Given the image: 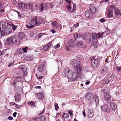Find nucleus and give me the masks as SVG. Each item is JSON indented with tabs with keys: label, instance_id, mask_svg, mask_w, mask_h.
<instances>
[{
	"label": "nucleus",
	"instance_id": "obj_51",
	"mask_svg": "<svg viewBox=\"0 0 121 121\" xmlns=\"http://www.w3.org/2000/svg\"><path fill=\"white\" fill-rule=\"evenodd\" d=\"M60 47V45L59 44H58L57 45H56L54 47V48L55 49H56V48H59Z\"/></svg>",
	"mask_w": 121,
	"mask_h": 121
},
{
	"label": "nucleus",
	"instance_id": "obj_48",
	"mask_svg": "<svg viewBox=\"0 0 121 121\" xmlns=\"http://www.w3.org/2000/svg\"><path fill=\"white\" fill-rule=\"evenodd\" d=\"M4 35L5 33L4 31L1 30L0 31V35L1 36H4Z\"/></svg>",
	"mask_w": 121,
	"mask_h": 121
},
{
	"label": "nucleus",
	"instance_id": "obj_19",
	"mask_svg": "<svg viewBox=\"0 0 121 121\" xmlns=\"http://www.w3.org/2000/svg\"><path fill=\"white\" fill-rule=\"evenodd\" d=\"M15 96V102L16 103L18 102L21 99L20 95L18 93H16Z\"/></svg>",
	"mask_w": 121,
	"mask_h": 121
},
{
	"label": "nucleus",
	"instance_id": "obj_61",
	"mask_svg": "<svg viewBox=\"0 0 121 121\" xmlns=\"http://www.w3.org/2000/svg\"><path fill=\"white\" fill-rule=\"evenodd\" d=\"M0 11L2 13H4V10L3 9H0Z\"/></svg>",
	"mask_w": 121,
	"mask_h": 121
},
{
	"label": "nucleus",
	"instance_id": "obj_23",
	"mask_svg": "<svg viewBox=\"0 0 121 121\" xmlns=\"http://www.w3.org/2000/svg\"><path fill=\"white\" fill-rule=\"evenodd\" d=\"M37 17L36 16L34 18H33V20L35 22L34 25L36 26H38L40 25L38 24V23H39V19H37Z\"/></svg>",
	"mask_w": 121,
	"mask_h": 121
},
{
	"label": "nucleus",
	"instance_id": "obj_39",
	"mask_svg": "<svg viewBox=\"0 0 121 121\" xmlns=\"http://www.w3.org/2000/svg\"><path fill=\"white\" fill-rule=\"evenodd\" d=\"M80 35L79 34H75L73 35V36L75 39L80 37Z\"/></svg>",
	"mask_w": 121,
	"mask_h": 121
},
{
	"label": "nucleus",
	"instance_id": "obj_45",
	"mask_svg": "<svg viewBox=\"0 0 121 121\" xmlns=\"http://www.w3.org/2000/svg\"><path fill=\"white\" fill-rule=\"evenodd\" d=\"M13 103L14 104L15 106V107L17 108H21V105H18L15 104V103Z\"/></svg>",
	"mask_w": 121,
	"mask_h": 121
},
{
	"label": "nucleus",
	"instance_id": "obj_58",
	"mask_svg": "<svg viewBox=\"0 0 121 121\" xmlns=\"http://www.w3.org/2000/svg\"><path fill=\"white\" fill-rule=\"evenodd\" d=\"M14 64V63H11L9 64L8 65V67H11L13 65V64Z\"/></svg>",
	"mask_w": 121,
	"mask_h": 121
},
{
	"label": "nucleus",
	"instance_id": "obj_38",
	"mask_svg": "<svg viewBox=\"0 0 121 121\" xmlns=\"http://www.w3.org/2000/svg\"><path fill=\"white\" fill-rule=\"evenodd\" d=\"M116 67L117 72H121V66H117Z\"/></svg>",
	"mask_w": 121,
	"mask_h": 121
},
{
	"label": "nucleus",
	"instance_id": "obj_37",
	"mask_svg": "<svg viewBox=\"0 0 121 121\" xmlns=\"http://www.w3.org/2000/svg\"><path fill=\"white\" fill-rule=\"evenodd\" d=\"M69 117V115L67 113H65L63 114V117L64 119L68 118Z\"/></svg>",
	"mask_w": 121,
	"mask_h": 121
},
{
	"label": "nucleus",
	"instance_id": "obj_64",
	"mask_svg": "<svg viewBox=\"0 0 121 121\" xmlns=\"http://www.w3.org/2000/svg\"><path fill=\"white\" fill-rule=\"evenodd\" d=\"M79 25V23H77L75 25V26L76 27H78Z\"/></svg>",
	"mask_w": 121,
	"mask_h": 121
},
{
	"label": "nucleus",
	"instance_id": "obj_59",
	"mask_svg": "<svg viewBox=\"0 0 121 121\" xmlns=\"http://www.w3.org/2000/svg\"><path fill=\"white\" fill-rule=\"evenodd\" d=\"M17 114V113L16 112H15L13 113V116L14 117H15L16 116Z\"/></svg>",
	"mask_w": 121,
	"mask_h": 121
},
{
	"label": "nucleus",
	"instance_id": "obj_12",
	"mask_svg": "<svg viewBox=\"0 0 121 121\" xmlns=\"http://www.w3.org/2000/svg\"><path fill=\"white\" fill-rule=\"evenodd\" d=\"M77 45L78 47L82 48H84L86 47L85 44L83 43L82 41H79L77 42Z\"/></svg>",
	"mask_w": 121,
	"mask_h": 121
},
{
	"label": "nucleus",
	"instance_id": "obj_40",
	"mask_svg": "<svg viewBox=\"0 0 121 121\" xmlns=\"http://www.w3.org/2000/svg\"><path fill=\"white\" fill-rule=\"evenodd\" d=\"M43 4L42 3H41L39 7V9L41 11H42L45 9L43 8Z\"/></svg>",
	"mask_w": 121,
	"mask_h": 121
},
{
	"label": "nucleus",
	"instance_id": "obj_15",
	"mask_svg": "<svg viewBox=\"0 0 121 121\" xmlns=\"http://www.w3.org/2000/svg\"><path fill=\"white\" fill-rule=\"evenodd\" d=\"M72 72L70 71L68 68H66L64 70V73L65 75L68 77L69 75L72 73Z\"/></svg>",
	"mask_w": 121,
	"mask_h": 121
},
{
	"label": "nucleus",
	"instance_id": "obj_30",
	"mask_svg": "<svg viewBox=\"0 0 121 121\" xmlns=\"http://www.w3.org/2000/svg\"><path fill=\"white\" fill-rule=\"evenodd\" d=\"M43 67L42 65H40L38 67V69L39 72H41L43 70Z\"/></svg>",
	"mask_w": 121,
	"mask_h": 121
},
{
	"label": "nucleus",
	"instance_id": "obj_5",
	"mask_svg": "<svg viewBox=\"0 0 121 121\" xmlns=\"http://www.w3.org/2000/svg\"><path fill=\"white\" fill-rule=\"evenodd\" d=\"M78 75V74L76 72L72 73L68 78L71 81H75L77 79Z\"/></svg>",
	"mask_w": 121,
	"mask_h": 121
},
{
	"label": "nucleus",
	"instance_id": "obj_14",
	"mask_svg": "<svg viewBox=\"0 0 121 121\" xmlns=\"http://www.w3.org/2000/svg\"><path fill=\"white\" fill-rule=\"evenodd\" d=\"M86 114L88 118H91L93 115V110L91 109L88 110L86 112Z\"/></svg>",
	"mask_w": 121,
	"mask_h": 121
},
{
	"label": "nucleus",
	"instance_id": "obj_49",
	"mask_svg": "<svg viewBox=\"0 0 121 121\" xmlns=\"http://www.w3.org/2000/svg\"><path fill=\"white\" fill-rule=\"evenodd\" d=\"M110 81L109 80L105 79L104 81V82L105 83L107 84Z\"/></svg>",
	"mask_w": 121,
	"mask_h": 121
},
{
	"label": "nucleus",
	"instance_id": "obj_21",
	"mask_svg": "<svg viewBox=\"0 0 121 121\" xmlns=\"http://www.w3.org/2000/svg\"><path fill=\"white\" fill-rule=\"evenodd\" d=\"M51 43L49 42L46 45L43 47V50L44 51H48L50 47L51 44Z\"/></svg>",
	"mask_w": 121,
	"mask_h": 121
},
{
	"label": "nucleus",
	"instance_id": "obj_20",
	"mask_svg": "<svg viewBox=\"0 0 121 121\" xmlns=\"http://www.w3.org/2000/svg\"><path fill=\"white\" fill-rule=\"evenodd\" d=\"M110 108L113 110H115L117 108L116 104L113 102H111L110 103Z\"/></svg>",
	"mask_w": 121,
	"mask_h": 121
},
{
	"label": "nucleus",
	"instance_id": "obj_33",
	"mask_svg": "<svg viewBox=\"0 0 121 121\" xmlns=\"http://www.w3.org/2000/svg\"><path fill=\"white\" fill-rule=\"evenodd\" d=\"M28 104L29 105H31L34 107H35V103L33 101H29L28 103Z\"/></svg>",
	"mask_w": 121,
	"mask_h": 121
},
{
	"label": "nucleus",
	"instance_id": "obj_3",
	"mask_svg": "<svg viewBox=\"0 0 121 121\" xmlns=\"http://www.w3.org/2000/svg\"><path fill=\"white\" fill-rule=\"evenodd\" d=\"M18 5L19 8L22 9H27L29 6H30L31 8L32 7V5L31 4H25L22 2L19 3Z\"/></svg>",
	"mask_w": 121,
	"mask_h": 121
},
{
	"label": "nucleus",
	"instance_id": "obj_4",
	"mask_svg": "<svg viewBox=\"0 0 121 121\" xmlns=\"http://www.w3.org/2000/svg\"><path fill=\"white\" fill-rule=\"evenodd\" d=\"M52 25L53 28L55 29H57L59 30H61L62 28V25L56 21L52 22Z\"/></svg>",
	"mask_w": 121,
	"mask_h": 121
},
{
	"label": "nucleus",
	"instance_id": "obj_42",
	"mask_svg": "<svg viewBox=\"0 0 121 121\" xmlns=\"http://www.w3.org/2000/svg\"><path fill=\"white\" fill-rule=\"evenodd\" d=\"M28 47H26L24 48H22L23 50V52L26 53L27 52V50H28Z\"/></svg>",
	"mask_w": 121,
	"mask_h": 121
},
{
	"label": "nucleus",
	"instance_id": "obj_43",
	"mask_svg": "<svg viewBox=\"0 0 121 121\" xmlns=\"http://www.w3.org/2000/svg\"><path fill=\"white\" fill-rule=\"evenodd\" d=\"M36 76L37 78L38 79H41L43 77V76H41L40 75H37V74H36Z\"/></svg>",
	"mask_w": 121,
	"mask_h": 121
},
{
	"label": "nucleus",
	"instance_id": "obj_29",
	"mask_svg": "<svg viewBox=\"0 0 121 121\" xmlns=\"http://www.w3.org/2000/svg\"><path fill=\"white\" fill-rule=\"evenodd\" d=\"M108 15L109 17H112L113 15V12L111 9H110L108 13Z\"/></svg>",
	"mask_w": 121,
	"mask_h": 121
},
{
	"label": "nucleus",
	"instance_id": "obj_1",
	"mask_svg": "<svg viewBox=\"0 0 121 121\" xmlns=\"http://www.w3.org/2000/svg\"><path fill=\"white\" fill-rule=\"evenodd\" d=\"M85 97L87 99L91 100L90 103L91 104H97L99 101V99L96 95H94L90 93H88L86 94Z\"/></svg>",
	"mask_w": 121,
	"mask_h": 121
},
{
	"label": "nucleus",
	"instance_id": "obj_54",
	"mask_svg": "<svg viewBox=\"0 0 121 121\" xmlns=\"http://www.w3.org/2000/svg\"><path fill=\"white\" fill-rule=\"evenodd\" d=\"M43 5L44 7L43 8L45 9L47 8V5L45 3L43 4Z\"/></svg>",
	"mask_w": 121,
	"mask_h": 121
},
{
	"label": "nucleus",
	"instance_id": "obj_2",
	"mask_svg": "<svg viewBox=\"0 0 121 121\" xmlns=\"http://www.w3.org/2000/svg\"><path fill=\"white\" fill-rule=\"evenodd\" d=\"M17 42V40L16 38L14 37H9L5 41L6 45H9L13 43L16 44Z\"/></svg>",
	"mask_w": 121,
	"mask_h": 121
},
{
	"label": "nucleus",
	"instance_id": "obj_7",
	"mask_svg": "<svg viewBox=\"0 0 121 121\" xmlns=\"http://www.w3.org/2000/svg\"><path fill=\"white\" fill-rule=\"evenodd\" d=\"M81 62L79 61H77L75 59H73L71 60V64L74 67H78L80 65Z\"/></svg>",
	"mask_w": 121,
	"mask_h": 121
},
{
	"label": "nucleus",
	"instance_id": "obj_11",
	"mask_svg": "<svg viewBox=\"0 0 121 121\" xmlns=\"http://www.w3.org/2000/svg\"><path fill=\"white\" fill-rule=\"evenodd\" d=\"M93 14L90 10H87L85 13L86 17L89 18L91 19L93 16Z\"/></svg>",
	"mask_w": 121,
	"mask_h": 121
},
{
	"label": "nucleus",
	"instance_id": "obj_63",
	"mask_svg": "<svg viewBox=\"0 0 121 121\" xmlns=\"http://www.w3.org/2000/svg\"><path fill=\"white\" fill-rule=\"evenodd\" d=\"M13 85L14 86H16V82H14H14H13Z\"/></svg>",
	"mask_w": 121,
	"mask_h": 121
},
{
	"label": "nucleus",
	"instance_id": "obj_27",
	"mask_svg": "<svg viewBox=\"0 0 121 121\" xmlns=\"http://www.w3.org/2000/svg\"><path fill=\"white\" fill-rule=\"evenodd\" d=\"M38 23V24H45V22L44 19L40 17L39 19V23Z\"/></svg>",
	"mask_w": 121,
	"mask_h": 121
},
{
	"label": "nucleus",
	"instance_id": "obj_24",
	"mask_svg": "<svg viewBox=\"0 0 121 121\" xmlns=\"http://www.w3.org/2000/svg\"><path fill=\"white\" fill-rule=\"evenodd\" d=\"M37 98H38L39 99H42L43 98V95L42 93H39L37 94Z\"/></svg>",
	"mask_w": 121,
	"mask_h": 121
},
{
	"label": "nucleus",
	"instance_id": "obj_31",
	"mask_svg": "<svg viewBox=\"0 0 121 121\" xmlns=\"http://www.w3.org/2000/svg\"><path fill=\"white\" fill-rule=\"evenodd\" d=\"M24 37V34L22 33H19L18 37L19 40H21Z\"/></svg>",
	"mask_w": 121,
	"mask_h": 121
},
{
	"label": "nucleus",
	"instance_id": "obj_50",
	"mask_svg": "<svg viewBox=\"0 0 121 121\" xmlns=\"http://www.w3.org/2000/svg\"><path fill=\"white\" fill-rule=\"evenodd\" d=\"M65 1L69 4H71V2L70 0H65Z\"/></svg>",
	"mask_w": 121,
	"mask_h": 121
},
{
	"label": "nucleus",
	"instance_id": "obj_25",
	"mask_svg": "<svg viewBox=\"0 0 121 121\" xmlns=\"http://www.w3.org/2000/svg\"><path fill=\"white\" fill-rule=\"evenodd\" d=\"M5 28L4 31L6 34H8L11 32V29L10 28L8 27Z\"/></svg>",
	"mask_w": 121,
	"mask_h": 121
},
{
	"label": "nucleus",
	"instance_id": "obj_28",
	"mask_svg": "<svg viewBox=\"0 0 121 121\" xmlns=\"http://www.w3.org/2000/svg\"><path fill=\"white\" fill-rule=\"evenodd\" d=\"M38 118L39 121H46V118L43 116H41Z\"/></svg>",
	"mask_w": 121,
	"mask_h": 121
},
{
	"label": "nucleus",
	"instance_id": "obj_36",
	"mask_svg": "<svg viewBox=\"0 0 121 121\" xmlns=\"http://www.w3.org/2000/svg\"><path fill=\"white\" fill-rule=\"evenodd\" d=\"M17 52L18 53L20 54H22L23 52V50L22 48H19L17 49Z\"/></svg>",
	"mask_w": 121,
	"mask_h": 121
},
{
	"label": "nucleus",
	"instance_id": "obj_6",
	"mask_svg": "<svg viewBox=\"0 0 121 121\" xmlns=\"http://www.w3.org/2000/svg\"><path fill=\"white\" fill-rule=\"evenodd\" d=\"M96 56H93L91 59V64L93 67L95 68H97L98 67V64L97 62V60H96Z\"/></svg>",
	"mask_w": 121,
	"mask_h": 121
},
{
	"label": "nucleus",
	"instance_id": "obj_16",
	"mask_svg": "<svg viewBox=\"0 0 121 121\" xmlns=\"http://www.w3.org/2000/svg\"><path fill=\"white\" fill-rule=\"evenodd\" d=\"M89 9H88V10H90L93 14H95L96 12V9L93 5H90L89 6Z\"/></svg>",
	"mask_w": 121,
	"mask_h": 121
},
{
	"label": "nucleus",
	"instance_id": "obj_44",
	"mask_svg": "<svg viewBox=\"0 0 121 121\" xmlns=\"http://www.w3.org/2000/svg\"><path fill=\"white\" fill-rule=\"evenodd\" d=\"M55 108L56 110H58L59 109V107L57 104H54Z\"/></svg>",
	"mask_w": 121,
	"mask_h": 121
},
{
	"label": "nucleus",
	"instance_id": "obj_8",
	"mask_svg": "<svg viewBox=\"0 0 121 121\" xmlns=\"http://www.w3.org/2000/svg\"><path fill=\"white\" fill-rule=\"evenodd\" d=\"M103 35V33H100L96 34L93 33L92 34V38L94 40H96L97 39L101 37Z\"/></svg>",
	"mask_w": 121,
	"mask_h": 121
},
{
	"label": "nucleus",
	"instance_id": "obj_34",
	"mask_svg": "<svg viewBox=\"0 0 121 121\" xmlns=\"http://www.w3.org/2000/svg\"><path fill=\"white\" fill-rule=\"evenodd\" d=\"M47 35V34L45 33H40L39 34L38 38L39 39L43 35Z\"/></svg>",
	"mask_w": 121,
	"mask_h": 121
},
{
	"label": "nucleus",
	"instance_id": "obj_13",
	"mask_svg": "<svg viewBox=\"0 0 121 121\" xmlns=\"http://www.w3.org/2000/svg\"><path fill=\"white\" fill-rule=\"evenodd\" d=\"M69 46L72 48H74L75 46V41L73 39H71L68 43Z\"/></svg>",
	"mask_w": 121,
	"mask_h": 121
},
{
	"label": "nucleus",
	"instance_id": "obj_17",
	"mask_svg": "<svg viewBox=\"0 0 121 121\" xmlns=\"http://www.w3.org/2000/svg\"><path fill=\"white\" fill-rule=\"evenodd\" d=\"M19 69L23 72L24 75L26 74L27 72H26V68L24 65H20L19 67Z\"/></svg>",
	"mask_w": 121,
	"mask_h": 121
},
{
	"label": "nucleus",
	"instance_id": "obj_62",
	"mask_svg": "<svg viewBox=\"0 0 121 121\" xmlns=\"http://www.w3.org/2000/svg\"><path fill=\"white\" fill-rule=\"evenodd\" d=\"M50 8H52L53 7V5L52 3H50Z\"/></svg>",
	"mask_w": 121,
	"mask_h": 121
},
{
	"label": "nucleus",
	"instance_id": "obj_10",
	"mask_svg": "<svg viewBox=\"0 0 121 121\" xmlns=\"http://www.w3.org/2000/svg\"><path fill=\"white\" fill-rule=\"evenodd\" d=\"M34 21H33V18H32L31 20L29 21V22H27L26 26L29 29L32 28L34 27Z\"/></svg>",
	"mask_w": 121,
	"mask_h": 121
},
{
	"label": "nucleus",
	"instance_id": "obj_32",
	"mask_svg": "<svg viewBox=\"0 0 121 121\" xmlns=\"http://www.w3.org/2000/svg\"><path fill=\"white\" fill-rule=\"evenodd\" d=\"M107 71V69L105 68H103L102 70L100 71V73L104 75Z\"/></svg>",
	"mask_w": 121,
	"mask_h": 121
},
{
	"label": "nucleus",
	"instance_id": "obj_46",
	"mask_svg": "<svg viewBox=\"0 0 121 121\" xmlns=\"http://www.w3.org/2000/svg\"><path fill=\"white\" fill-rule=\"evenodd\" d=\"M67 9L69 11H70L71 9V6L70 5H68L67 6Z\"/></svg>",
	"mask_w": 121,
	"mask_h": 121
},
{
	"label": "nucleus",
	"instance_id": "obj_53",
	"mask_svg": "<svg viewBox=\"0 0 121 121\" xmlns=\"http://www.w3.org/2000/svg\"><path fill=\"white\" fill-rule=\"evenodd\" d=\"M68 112L69 113L70 115H71L72 116L73 115V113L70 110H69L68 111Z\"/></svg>",
	"mask_w": 121,
	"mask_h": 121
},
{
	"label": "nucleus",
	"instance_id": "obj_57",
	"mask_svg": "<svg viewBox=\"0 0 121 121\" xmlns=\"http://www.w3.org/2000/svg\"><path fill=\"white\" fill-rule=\"evenodd\" d=\"M8 119L9 120H12L13 119V117L11 116L9 117H8Z\"/></svg>",
	"mask_w": 121,
	"mask_h": 121
},
{
	"label": "nucleus",
	"instance_id": "obj_52",
	"mask_svg": "<svg viewBox=\"0 0 121 121\" xmlns=\"http://www.w3.org/2000/svg\"><path fill=\"white\" fill-rule=\"evenodd\" d=\"M100 21L102 22H105V20L103 18H102L100 19Z\"/></svg>",
	"mask_w": 121,
	"mask_h": 121
},
{
	"label": "nucleus",
	"instance_id": "obj_60",
	"mask_svg": "<svg viewBox=\"0 0 121 121\" xmlns=\"http://www.w3.org/2000/svg\"><path fill=\"white\" fill-rule=\"evenodd\" d=\"M22 78V77L20 76H17L16 77V78L17 79H21Z\"/></svg>",
	"mask_w": 121,
	"mask_h": 121
},
{
	"label": "nucleus",
	"instance_id": "obj_9",
	"mask_svg": "<svg viewBox=\"0 0 121 121\" xmlns=\"http://www.w3.org/2000/svg\"><path fill=\"white\" fill-rule=\"evenodd\" d=\"M102 110L103 111L109 113L110 112V109L106 105H104L101 106Z\"/></svg>",
	"mask_w": 121,
	"mask_h": 121
},
{
	"label": "nucleus",
	"instance_id": "obj_26",
	"mask_svg": "<svg viewBox=\"0 0 121 121\" xmlns=\"http://www.w3.org/2000/svg\"><path fill=\"white\" fill-rule=\"evenodd\" d=\"M80 65H79V66L78 67H75V68L76 72L78 74L80 73L81 71V67L80 66Z\"/></svg>",
	"mask_w": 121,
	"mask_h": 121
},
{
	"label": "nucleus",
	"instance_id": "obj_22",
	"mask_svg": "<svg viewBox=\"0 0 121 121\" xmlns=\"http://www.w3.org/2000/svg\"><path fill=\"white\" fill-rule=\"evenodd\" d=\"M6 23L4 21H2L0 22V27H1L2 29H4L6 26Z\"/></svg>",
	"mask_w": 121,
	"mask_h": 121
},
{
	"label": "nucleus",
	"instance_id": "obj_41",
	"mask_svg": "<svg viewBox=\"0 0 121 121\" xmlns=\"http://www.w3.org/2000/svg\"><path fill=\"white\" fill-rule=\"evenodd\" d=\"M114 13L115 14L117 15H119L120 13L119 11L117 9H116L115 10Z\"/></svg>",
	"mask_w": 121,
	"mask_h": 121
},
{
	"label": "nucleus",
	"instance_id": "obj_35",
	"mask_svg": "<svg viewBox=\"0 0 121 121\" xmlns=\"http://www.w3.org/2000/svg\"><path fill=\"white\" fill-rule=\"evenodd\" d=\"M10 26L12 27L14 30H15L17 28V26L14 25L12 24H10Z\"/></svg>",
	"mask_w": 121,
	"mask_h": 121
},
{
	"label": "nucleus",
	"instance_id": "obj_56",
	"mask_svg": "<svg viewBox=\"0 0 121 121\" xmlns=\"http://www.w3.org/2000/svg\"><path fill=\"white\" fill-rule=\"evenodd\" d=\"M18 16L20 17H24V15L23 14L20 13V14Z\"/></svg>",
	"mask_w": 121,
	"mask_h": 121
},
{
	"label": "nucleus",
	"instance_id": "obj_47",
	"mask_svg": "<svg viewBox=\"0 0 121 121\" xmlns=\"http://www.w3.org/2000/svg\"><path fill=\"white\" fill-rule=\"evenodd\" d=\"M76 6L75 5H74L73 6V10H71V11L70 12L71 13L72 12H73L74 11V10L76 8Z\"/></svg>",
	"mask_w": 121,
	"mask_h": 121
},
{
	"label": "nucleus",
	"instance_id": "obj_18",
	"mask_svg": "<svg viewBox=\"0 0 121 121\" xmlns=\"http://www.w3.org/2000/svg\"><path fill=\"white\" fill-rule=\"evenodd\" d=\"M104 98L106 100L109 101L111 99L110 94L108 93H105L104 95Z\"/></svg>",
	"mask_w": 121,
	"mask_h": 121
},
{
	"label": "nucleus",
	"instance_id": "obj_55",
	"mask_svg": "<svg viewBox=\"0 0 121 121\" xmlns=\"http://www.w3.org/2000/svg\"><path fill=\"white\" fill-rule=\"evenodd\" d=\"M85 110H84L83 111L82 114L85 117H86V115L85 114Z\"/></svg>",
	"mask_w": 121,
	"mask_h": 121
}]
</instances>
